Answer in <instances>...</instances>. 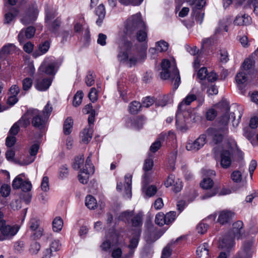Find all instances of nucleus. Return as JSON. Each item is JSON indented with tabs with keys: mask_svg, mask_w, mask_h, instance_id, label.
<instances>
[{
	"mask_svg": "<svg viewBox=\"0 0 258 258\" xmlns=\"http://www.w3.org/2000/svg\"><path fill=\"white\" fill-rule=\"evenodd\" d=\"M95 13L98 17V19L96 20V23L99 26H100L104 19L106 11L105 7L103 4H100L95 9Z\"/></svg>",
	"mask_w": 258,
	"mask_h": 258,
	"instance_id": "6ab92c4d",
	"label": "nucleus"
},
{
	"mask_svg": "<svg viewBox=\"0 0 258 258\" xmlns=\"http://www.w3.org/2000/svg\"><path fill=\"white\" fill-rule=\"evenodd\" d=\"M142 107V105L139 102L133 101L128 106L129 111L133 114H137L141 110Z\"/></svg>",
	"mask_w": 258,
	"mask_h": 258,
	"instance_id": "7c9ffc66",
	"label": "nucleus"
},
{
	"mask_svg": "<svg viewBox=\"0 0 258 258\" xmlns=\"http://www.w3.org/2000/svg\"><path fill=\"white\" fill-rule=\"evenodd\" d=\"M144 25L141 14L137 13L127 19L125 24L124 32L130 37L134 36L135 32L139 28H143Z\"/></svg>",
	"mask_w": 258,
	"mask_h": 258,
	"instance_id": "0eeeda50",
	"label": "nucleus"
},
{
	"mask_svg": "<svg viewBox=\"0 0 258 258\" xmlns=\"http://www.w3.org/2000/svg\"><path fill=\"white\" fill-rule=\"evenodd\" d=\"M73 125V120L71 118H68L64 122L63 132L66 135H69L71 132Z\"/></svg>",
	"mask_w": 258,
	"mask_h": 258,
	"instance_id": "e433bc0d",
	"label": "nucleus"
},
{
	"mask_svg": "<svg viewBox=\"0 0 258 258\" xmlns=\"http://www.w3.org/2000/svg\"><path fill=\"white\" fill-rule=\"evenodd\" d=\"M119 51L117 58L119 61L126 63L130 67L136 64L139 59V51L129 41H118Z\"/></svg>",
	"mask_w": 258,
	"mask_h": 258,
	"instance_id": "f03ea898",
	"label": "nucleus"
},
{
	"mask_svg": "<svg viewBox=\"0 0 258 258\" xmlns=\"http://www.w3.org/2000/svg\"><path fill=\"white\" fill-rule=\"evenodd\" d=\"M143 27V28H139L134 33V35H136L137 40L140 42H143L145 41L147 37V34L146 32V28L145 25H144Z\"/></svg>",
	"mask_w": 258,
	"mask_h": 258,
	"instance_id": "c85d7f7f",
	"label": "nucleus"
},
{
	"mask_svg": "<svg viewBox=\"0 0 258 258\" xmlns=\"http://www.w3.org/2000/svg\"><path fill=\"white\" fill-rule=\"evenodd\" d=\"M11 191V187L8 184H3L0 189V193L3 197H8Z\"/></svg>",
	"mask_w": 258,
	"mask_h": 258,
	"instance_id": "5fc2aeb1",
	"label": "nucleus"
},
{
	"mask_svg": "<svg viewBox=\"0 0 258 258\" xmlns=\"http://www.w3.org/2000/svg\"><path fill=\"white\" fill-rule=\"evenodd\" d=\"M143 213H139L132 219V225L134 227H140L142 225L143 223Z\"/></svg>",
	"mask_w": 258,
	"mask_h": 258,
	"instance_id": "473e14b6",
	"label": "nucleus"
},
{
	"mask_svg": "<svg viewBox=\"0 0 258 258\" xmlns=\"http://www.w3.org/2000/svg\"><path fill=\"white\" fill-rule=\"evenodd\" d=\"M124 181L125 196L126 198L131 199L132 197V175L130 174L125 175L124 176Z\"/></svg>",
	"mask_w": 258,
	"mask_h": 258,
	"instance_id": "aec40b11",
	"label": "nucleus"
},
{
	"mask_svg": "<svg viewBox=\"0 0 258 258\" xmlns=\"http://www.w3.org/2000/svg\"><path fill=\"white\" fill-rule=\"evenodd\" d=\"M197 254L199 257L207 258L209 254V246L206 243L199 246L197 249Z\"/></svg>",
	"mask_w": 258,
	"mask_h": 258,
	"instance_id": "a878e982",
	"label": "nucleus"
},
{
	"mask_svg": "<svg viewBox=\"0 0 258 258\" xmlns=\"http://www.w3.org/2000/svg\"><path fill=\"white\" fill-rule=\"evenodd\" d=\"M157 50L159 52L165 51L168 48V44L164 40H161L156 43Z\"/></svg>",
	"mask_w": 258,
	"mask_h": 258,
	"instance_id": "a18cd8bd",
	"label": "nucleus"
},
{
	"mask_svg": "<svg viewBox=\"0 0 258 258\" xmlns=\"http://www.w3.org/2000/svg\"><path fill=\"white\" fill-rule=\"evenodd\" d=\"M52 80L50 78L38 79L35 84V88L40 91H44L50 86Z\"/></svg>",
	"mask_w": 258,
	"mask_h": 258,
	"instance_id": "dca6fc26",
	"label": "nucleus"
},
{
	"mask_svg": "<svg viewBox=\"0 0 258 258\" xmlns=\"http://www.w3.org/2000/svg\"><path fill=\"white\" fill-rule=\"evenodd\" d=\"M38 14V10L35 5H33L32 8L28 10L26 14L21 19V21L24 24H27L34 21Z\"/></svg>",
	"mask_w": 258,
	"mask_h": 258,
	"instance_id": "ddd939ff",
	"label": "nucleus"
},
{
	"mask_svg": "<svg viewBox=\"0 0 258 258\" xmlns=\"http://www.w3.org/2000/svg\"><path fill=\"white\" fill-rule=\"evenodd\" d=\"M243 223L238 221L233 224L232 235H226L220 241L219 246L224 250L229 251L234 245L233 238L239 239L243 234Z\"/></svg>",
	"mask_w": 258,
	"mask_h": 258,
	"instance_id": "39448f33",
	"label": "nucleus"
},
{
	"mask_svg": "<svg viewBox=\"0 0 258 258\" xmlns=\"http://www.w3.org/2000/svg\"><path fill=\"white\" fill-rule=\"evenodd\" d=\"M140 239V232L138 231L137 234L133 236L130 240V244L125 246L128 248V251L124 254L122 253L121 258H132L134 255L136 248L137 247Z\"/></svg>",
	"mask_w": 258,
	"mask_h": 258,
	"instance_id": "9b49d317",
	"label": "nucleus"
},
{
	"mask_svg": "<svg viewBox=\"0 0 258 258\" xmlns=\"http://www.w3.org/2000/svg\"><path fill=\"white\" fill-rule=\"evenodd\" d=\"M92 130L90 127L85 128L81 133L82 142L85 144H88L92 137Z\"/></svg>",
	"mask_w": 258,
	"mask_h": 258,
	"instance_id": "c756f323",
	"label": "nucleus"
},
{
	"mask_svg": "<svg viewBox=\"0 0 258 258\" xmlns=\"http://www.w3.org/2000/svg\"><path fill=\"white\" fill-rule=\"evenodd\" d=\"M162 72L160 73L162 79H170L174 82L173 88L176 89L180 83L179 72L174 62H171L167 59L163 60L161 63Z\"/></svg>",
	"mask_w": 258,
	"mask_h": 258,
	"instance_id": "20e7f679",
	"label": "nucleus"
},
{
	"mask_svg": "<svg viewBox=\"0 0 258 258\" xmlns=\"http://www.w3.org/2000/svg\"><path fill=\"white\" fill-rule=\"evenodd\" d=\"M242 108L238 107L234 112H229V109L218 119V126L216 127L209 128L206 134L211 137L216 144L221 142L223 139L226 138L228 133L227 127L228 123L230 119V116L232 119L233 125L237 126L242 116Z\"/></svg>",
	"mask_w": 258,
	"mask_h": 258,
	"instance_id": "f257e3e1",
	"label": "nucleus"
},
{
	"mask_svg": "<svg viewBox=\"0 0 258 258\" xmlns=\"http://www.w3.org/2000/svg\"><path fill=\"white\" fill-rule=\"evenodd\" d=\"M83 112L86 114H89L88 117V122L90 124L93 123L94 121L95 114V110L93 109V106L91 103L86 105L83 109Z\"/></svg>",
	"mask_w": 258,
	"mask_h": 258,
	"instance_id": "393cba45",
	"label": "nucleus"
},
{
	"mask_svg": "<svg viewBox=\"0 0 258 258\" xmlns=\"http://www.w3.org/2000/svg\"><path fill=\"white\" fill-rule=\"evenodd\" d=\"M38 150L39 145L38 144H35L33 145L30 149V155L22 161L19 162V164L21 165H26L32 163L35 159V156L38 153Z\"/></svg>",
	"mask_w": 258,
	"mask_h": 258,
	"instance_id": "4468645a",
	"label": "nucleus"
},
{
	"mask_svg": "<svg viewBox=\"0 0 258 258\" xmlns=\"http://www.w3.org/2000/svg\"><path fill=\"white\" fill-rule=\"evenodd\" d=\"M85 81L86 85L89 87L92 86L94 84V76L93 72H89L88 73V74L86 77Z\"/></svg>",
	"mask_w": 258,
	"mask_h": 258,
	"instance_id": "4d7b16f0",
	"label": "nucleus"
},
{
	"mask_svg": "<svg viewBox=\"0 0 258 258\" xmlns=\"http://www.w3.org/2000/svg\"><path fill=\"white\" fill-rule=\"evenodd\" d=\"M251 18L248 15H238L234 20V24L238 26L248 25L251 24Z\"/></svg>",
	"mask_w": 258,
	"mask_h": 258,
	"instance_id": "a211bd4d",
	"label": "nucleus"
},
{
	"mask_svg": "<svg viewBox=\"0 0 258 258\" xmlns=\"http://www.w3.org/2000/svg\"><path fill=\"white\" fill-rule=\"evenodd\" d=\"M55 63L51 62L46 67L41 66L39 69V72H45L47 75H54L55 73Z\"/></svg>",
	"mask_w": 258,
	"mask_h": 258,
	"instance_id": "cd10ccee",
	"label": "nucleus"
},
{
	"mask_svg": "<svg viewBox=\"0 0 258 258\" xmlns=\"http://www.w3.org/2000/svg\"><path fill=\"white\" fill-rule=\"evenodd\" d=\"M50 44L48 41H46L43 43L40 44L38 50L34 53L35 57L41 55L45 53L49 49Z\"/></svg>",
	"mask_w": 258,
	"mask_h": 258,
	"instance_id": "2f4dec72",
	"label": "nucleus"
},
{
	"mask_svg": "<svg viewBox=\"0 0 258 258\" xmlns=\"http://www.w3.org/2000/svg\"><path fill=\"white\" fill-rule=\"evenodd\" d=\"M29 113L30 114L31 123L32 125L38 128H42L47 120V118L42 115V112L36 109L29 110Z\"/></svg>",
	"mask_w": 258,
	"mask_h": 258,
	"instance_id": "1a4fd4ad",
	"label": "nucleus"
},
{
	"mask_svg": "<svg viewBox=\"0 0 258 258\" xmlns=\"http://www.w3.org/2000/svg\"><path fill=\"white\" fill-rule=\"evenodd\" d=\"M35 33V29L33 27H28L26 29H22L18 36L20 43L25 42L26 39H30L34 36Z\"/></svg>",
	"mask_w": 258,
	"mask_h": 258,
	"instance_id": "2eb2a0df",
	"label": "nucleus"
},
{
	"mask_svg": "<svg viewBox=\"0 0 258 258\" xmlns=\"http://www.w3.org/2000/svg\"><path fill=\"white\" fill-rule=\"evenodd\" d=\"M30 114L29 113V110L16 122L20 127L26 128L30 123Z\"/></svg>",
	"mask_w": 258,
	"mask_h": 258,
	"instance_id": "b1692460",
	"label": "nucleus"
},
{
	"mask_svg": "<svg viewBox=\"0 0 258 258\" xmlns=\"http://www.w3.org/2000/svg\"><path fill=\"white\" fill-rule=\"evenodd\" d=\"M63 226V221L60 217H56L52 222V228L54 231L59 232Z\"/></svg>",
	"mask_w": 258,
	"mask_h": 258,
	"instance_id": "f704fd0d",
	"label": "nucleus"
},
{
	"mask_svg": "<svg viewBox=\"0 0 258 258\" xmlns=\"http://www.w3.org/2000/svg\"><path fill=\"white\" fill-rule=\"evenodd\" d=\"M47 24V26L48 28L49 29L50 31H51L52 32H55L58 28L60 25L61 21L60 19L58 18H56L54 20L52 21H50Z\"/></svg>",
	"mask_w": 258,
	"mask_h": 258,
	"instance_id": "72a5a7b5",
	"label": "nucleus"
},
{
	"mask_svg": "<svg viewBox=\"0 0 258 258\" xmlns=\"http://www.w3.org/2000/svg\"><path fill=\"white\" fill-rule=\"evenodd\" d=\"M69 174L68 167L67 165H62L59 170L58 175L59 178L63 179L68 176Z\"/></svg>",
	"mask_w": 258,
	"mask_h": 258,
	"instance_id": "8fccbe9b",
	"label": "nucleus"
},
{
	"mask_svg": "<svg viewBox=\"0 0 258 258\" xmlns=\"http://www.w3.org/2000/svg\"><path fill=\"white\" fill-rule=\"evenodd\" d=\"M207 69L206 68H202L198 72V77L201 80L206 79L207 76Z\"/></svg>",
	"mask_w": 258,
	"mask_h": 258,
	"instance_id": "774afa93",
	"label": "nucleus"
},
{
	"mask_svg": "<svg viewBox=\"0 0 258 258\" xmlns=\"http://www.w3.org/2000/svg\"><path fill=\"white\" fill-rule=\"evenodd\" d=\"M33 80L31 78H26L22 81L23 89L24 91H28L32 87Z\"/></svg>",
	"mask_w": 258,
	"mask_h": 258,
	"instance_id": "3c124183",
	"label": "nucleus"
},
{
	"mask_svg": "<svg viewBox=\"0 0 258 258\" xmlns=\"http://www.w3.org/2000/svg\"><path fill=\"white\" fill-rule=\"evenodd\" d=\"M171 251L169 246L167 245L162 250L161 258H170Z\"/></svg>",
	"mask_w": 258,
	"mask_h": 258,
	"instance_id": "338daca9",
	"label": "nucleus"
},
{
	"mask_svg": "<svg viewBox=\"0 0 258 258\" xmlns=\"http://www.w3.org/2000/svg\"><path fill=\"white\" fill-rule=\"evenodd\" d=\"M125 245L124 240L120 239L119 236L111 235L106 236L99 247L102 251L110 253L112 258H121L123 253L122 248Z\"/></svg>",
	"mask_w": 258,
	"mask_h": 258,
	"instance_id": "7ed1b4c3",
	"label": "nucleus"
},
{
	"mask_svg": "<svg viewBox=\"0 0 258 258\" xmlns=\"http://www.w3.org/2000/svg\"><path fill=\"white\" fill-rule=\"evenodd\" d=\"M254 62L252 59L247 58L245 59L243 63L242 68L245 71H249L252 69Z\"/></svg>",
	"mask_w": 258,
	"mask_h": 258,
	"instance_id": "49530a36",
	"label": "nucleus"
},
{
	"mask_svg": "<svg viewBox=\"0 0 258 258\" xmlns=\"http://www.w3.org/2000/svg\"><path fill=\"white\" fill-rule=\"evenodd\" d=\"M176 125L177 128L182 132H185L188 128L185 124V119L181 113H178L176 115Z\"/></svg>",
	"mask_w": 258,
	"mask_h": 258,
	"instance_id": "412c9836",
	"label": "nucleus"
},
{
	"mask_svg": "<svg viewBox=\"0 0 258 258\" xmlns=\"http://www.w3.org/2000/svg\"><path fill=\"white\" fill-rule=\"evenodd\" d=\"M197 99V96L193 94H189L186 97L182 100V101L179 105V107H181L183 105H189L194 101Z\"/></svg>",
	"mask_w": 258,
	"mask_h": 258,
	"instance_id": "58836bf2",
	"label": "nucleus"
},
{
	"mask_svg": "<svg viewBox=\"0 0 258 258\" xmlns=\"http://www.w3.org/2000/svg\"><path fill=\"white\" fill-rule=\"evenodd\" d=\"M88 97L90 100L94 102L97 99L98 93L96 89L95 88H92L89 93Z\"/></svg>",
	"mask_w": 258,
	"mask_h": 258,
	"instance_id": "e2e57ef3",
	"label": "nucleus"
},
{
	"mask_svg": "<svg viewBox=\"0 0 258 258\" xmlns=\"http://www.w3.org/2000/svg\"><path fill=\"white\" fill-rule=\"evenodd\" d=\"M217 111L213 108L209 109L206 112V116L208 120H213L217 116Z\"/></svg>",
	"mask_w": 258,
	"mask_h": 258,
	"instance_id": "bf43d9fd",
	"label": "nucleus"
},
{
	"mask_svg": "<svg viewBox=\"0 0 258 258\" xmlns=\"http://www.w3.org/2000/svg\"><path fill=\"white\" fill-rule=\"evenodd\" d=\"M29 231L36 238H40L43 232V229L40 227V222L38 219L32 218L29 223Z\"/></svg>",
	"mask_w": 258,
	"mask_h": 258,
	"instance_id": "f8f14e48",
	"label": "nucleus"
},
{
	"mask_svg": "<svg viewBox=\"0 0 258 258\" xmlns=\"http://www.w3.org/2000/svg\"><path fill=\"white\" fill-rule=\"evenodd\" d=\"M23 179L19 177V176H17L13 180L12 183V186L14 189H19L20 188L22 183H23Z\"/></svg>",
	"mask_w": 258,
	"mask_h": 258,
	"instance_id": "052dcab7",
	"label": "nucleus"
},
{
	"mask_svg": "<svg viewBox=\"0 0 258 258\" xmlns=\"http://www.w3.org/2000/svg\"><path fill=\"white\" fill-rule=\"evenodd\" d=\"M85 205L90 209H94L97 207L96 199L92 196H87L86 197Z\"/></svg>",
	"mask_w": 258,
	"mask_h": 258,
	"instance_id": "c9c22d12",
	"label": "nucleus"
},
{
	"mask_svg": "<svg viewBox=\"0 0 258 258\" xmlns=\"http://www.w3.org/2000/svg\"><path fill=\"white\" fill-rule=\"evenodd\" d=\"M4 214L0 211V241L11 239L19 230L18 225L8 224L4 219Z\"/></svg>",
	"mask_w": 258,
	"mask_h": 258,
	"instance_id": "423d86ee",
	"label": "nucleus"
},
{
	"mask_svg": "<svg viewBox=\"0 0 258 258\" xmlns=\"http://www.w3.org/2000/svg\"><path fill=\"white\" fill-rule=\"evenodd\" d=\"M208 228V225L204 223H199L197 227L198 232L201 234L205 233L207 231Z\"/></svg>",
	"mask_w": 258,
	"mask_h": 258,
	"instance_id": "680f3d73",
	"label": "nucleus"
},
{
	"mask_svg": "<svg viewBox=\"0 0 258 258\" xmlns=\"http://www.w3.org/2000/svg\"><path fill=\"white\" fill-rule=\"evenodd\" d=\"M161 140L163 139L158 138L151 145L150 150L152 152L155 153L159 149L161 146Z\"/></svg>",
	"mask_w": 258,
	"mask_h": 258,
	"instance_id": "09e8293b",
	"label": "nucleus"
},
{
	"mask_svg": "<svg viewBox=\"0 0 258 258\" xmlns=\"http://www.w3.org/2000/svg\"><path fill=\"white\" fill-rule=\"evenodd\" d=\"M214 185V182L210 178H205L200 183V185L203 189L211 188Z\"/></svg>",
	"mask_w": 258,
	"mask_h": 258,
	"instance_id": "4c0bfd02",
	"label": "nucleus"
},
{
	"mask_svg": "<svg viewBox=\"0 0 258 258\" xmlns=\"http://www.w3.org/2000/svg\"><path fill=\"white\" fill-rule=\"evenodd\" d=\"M56 14L55 11L50 10L47 7L45 9V22L46 23L52 21V20L55 17Z\"/></svg>",
	"mask_w": 258,
	"mask_h": 258,
	"instance_id": "37998d69",
	"label": "nucleus"
},
{
	"mask_svg": "<svg viewBox=\"0 0 258 258\" xmlns=\"http://www.w3.org/2000/svg\"><path fill=\"white\" fill-rule=\"evenodd\" d=\"M230 147L228 150H223L220 155V165L223 168H229L232 163V147L236 145L235 141L231 139Z\"/></svg>",
	"mask_w": 258,
	"mask_h": 258,
	"instance_id": "6e6552de",
	"label": "nucleus"
},
{
	"mask_svg": "<svg viewBox=\"0 0 258 258\" xmlns=\"http://www.w3.org/2000/svg\"><path fill=\"white\" fill-rule=\"evenodd\" d=\"M165 216V220L166 224H168L172 222L175 219L176 212L174 211H171L167 213Z\"/></svg>",
	"mask_w": 258,
	"mask_h": 258,
	"instance_id": "6e6d98bb",
	"label": "nucleus"
},
{
	"mask_svg": "<svg viewBox=\"0 0 258 258\" xmlns=\"http://www.w3.org/2000/svg\"><path fill=\"white\" fill-rule=\"evenodd\" d=\"M18 12L16 11H14V13L12 14L11 12L6 13L5 17V23L9 24L18 15Z\"/></svg>",
	"mask_w": 258,
	"mask_h": 258,
	"instance_id": "603ef678",
	"label": "nucleus"
},
{
	"mask_svg": "<svg viewBox=\"0 0 258 258\" xmlns=\"http://www.w3.org/2000/svg\"><path fill=\"white\" fill-rule=\"evenodd\" d=\"M233 213L229 211H222L220 212L218 222L221 224L227 223L232 218Z\"/></svg>",
	"mask_w": 258,
	"mask_h": 258,
	"instance_id": "4be33fe9",
	"label": "nucleus"
},
{
	"mask_svg": "<svg viewBox=\"0 0 258 258\" xmlns=\"http://www.w3.org/2000/svg\"><path fill=\"white\" fill-rule=\"evenodd\" d=\"M231 18H224L219 22V26L215 30V33H219L221 29H223L225 32L228 30V27L231 22Z\"/></svg>",
	"mask_w": 258,
	"mask_h": 258,
	"instance_id": "bb28decb",
	"label": "nucleus"
},
{
	"mask_svg": "<svg viewBox=\"0 0 258 258\" xmlns=\"http://www.w3.org/2000/svg\"><path fill=\"white\" fill-rule=\"evenodd\" d=\"M133 215V212L128 211L122 212L119 216V219L122 221H128Z\"/></svg>",
	"mask_w": 258,
	"mask_h": 258,
	"instance_id": "69168bd1",
	"label": "nucleus"
},
{
	"mask_svg": "<svg viewBox=\"0 0 258 258\" xmlns=\"http://www.w3.org/2000/svg\"><path fill=\"white\" fill-rule=\"evenodd\" d=\"M83 93L82 91H78L75 95L73 99V105L75 107L79 106L82 101Z\"/></svg>",
	"mask_w": 258,
	"mask_h": 258,
	"instance_id": "a19ab883",
	"label": "nucleus"
},
{
	"mask_svg": "<svg viewBox=\"0 0 258 258\" xmlns=\"http://www.w3.org/2000/svg\"><path fill=\"white\" fill-rule=\"evenodd\" d=\"M155 102L154 99L150 97H147L142 100V106L145 107H149L152 105Z\"/></svg>",
	"mask_w": 258,
	"mask_h": 258,
	"instance_id": "13d9d810",
	"label": "nucleus"
},
{
	"mask_svg": "<svg viewBox=\"0 0 258 258\" xmlns=\"http://www.w3.org/2000/svg\"><path fill=\"white\" fill-rule=\"evenodd\" d=\"M232 180L235 182H240L242 180V174L239 170L233 171L231 175Z\"/></svg>",
	"mask_w": 258,
	"mask_h": 258,
	"instance_id": "864d4df0",
	"label": "nucleus"
},
{
	"mask_svg": "<svg viewBox=\"0 0 258 258\" xmlns=\"http://www.w3.org/2000/svg\"><path fill=\"white\" fill-rule=\"evenodd\" d=\"M235 80L240 87V85L244 84L245 82H246L247 80V77L246 76V74L243 71H240L236 75L235 77Z\"/></svg>",
	"mask_w": 258,
	"mask_h": 258,
	"instance_id": "ea45409f",
	"label": "nucleus"
},
{
	"mask_svg": "<svg viewBox=\"0 0 258 258\" xmlns=\"http://www.w3.org/2000/svg\"><path fill=\"white\" fill-rule=\"evenodd\" d=\"M94 172V169L92 168H90V169H85L84 168L81 169L78 175L80 182L83 184H86L89 180L90 175L93 174Z\"/></svg>",
	"mask_w": 258,
	"mask_h": 258,
	"instance_id": "f3484780",
	"label": "nucleus"
},
{
	"mask_svg": "<svg viewBox=\"0 0 258 258\" xmlns=\"http://www.w3.org/2000/svg\"><path fill=\"white\" fill-rule=\"evenodd\" d=\"M155 222L156 224L160 226L166 224L165 215L161 212L158 213L156 215Z\"/></svg>",
	"mask_w": 258,
	"mask_h": 258,
	"instance_id": "79ce46f5",
	"label": "nucleus"
},
{
	"mask_svg": "<svg viewBox=\"0 0 258 258\" xmlns=\"http://www.w3.org/2000/svg\"><path fill=\"white\" fill-rule=\"evenodd\" d=\"M143 0H119V3L124 6L132 5L133 6L140 5Z\"/></svg>",
	"mask_w": 258,
	"mask_h": 258,
	"instance_id": "de8ad7c7",
	"label": "nucleus"
},
{
	"mask_svg": "<svg viewBox=\"0 0 258 258\" xmlns=\"http://www.w3.org/2000/svg\"><path fill=\"white\" fill-rule=\"evenodd\" d=\"M16 47L13 44H8L2 48L0 51V59H4L8 54L13 53L15 51Z\"/></svg>",
	"mask_w": 258,
	"mask_h": 258,
	"instance_id": "5701e85b",
	"label": "nucleus"
},
{
	"mask_svg": "<svg viewBox=\"0 0 258 258\" xmlns=\"http://www.w3.org/2000/svg\"><path fill=\"white\" fill-rule=\"evenodd\" d=\"M84 156L83 155H79L75 159V161L73 164L74 169L78 170L84 163Z\"/></svg>",
	"mask_w": 258,
	"mask_h": 258,
	"instance_id": "c03bdc74",
	"label": "nucleus"
},
{
	"mask_svg": "<svg viewBox=\"0 0 258 258\" xmlns=\"http://www.w3.org/2000/svg\"><path fill=\"white\" fill-rule=\"evenodd\" d=\"M41 188L44 191H47L49 190V179L47 176L43 177L41 182Z\"/></svg>",
	"mask_w": 258,
	"mask_h": 258,
	"instance_id": "0e129e2a",
	"label": "nucleus"
},
{
	"mask_svg": "<svg viewBox=\"0 0 258 258\" xmlns=\"http://www.w3.org/2000/svg\"><path fill=\"white\" fill-rule=\"evenodd\" d=\"M206 143V134L201 135L195 141L189 140L186 144V149L188 151L196 152L201 149Z\"/></svg>",
	"mask_w": 258,
	"mask_h": 258,
	"instance_id": "9d476101",
	"label": "nucleus"
}]
</instances>
